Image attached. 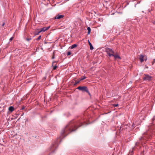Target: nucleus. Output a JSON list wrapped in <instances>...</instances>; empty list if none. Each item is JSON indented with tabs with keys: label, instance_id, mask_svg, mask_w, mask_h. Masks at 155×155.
Returning a JSON list of instances; mask_svg holds the SVG:
<instances>
[{
	"label": "nucleus",
	"instance_id": "1",
	"mask_svg": "<svg viewBox=\"0 0 155 155\" xmlns=\"http://www.w3.org/2000/svg\"><path fill=\"white\" fill-rule=\"evenodd\" d=\"M83 125L81 121H71L61 130L60 138H64L70 133L75 131L78 127Z\"/></svg>",
	"mask_w": 155,
	"mask_h": 155
},
{
	"label": "nucleus",
	"instance_id": "2",
	"mask_svg": "<svg viewBox=\"0 0 155 155\" xmlns=\"http://www.w3.org/2000/svg\"><path fill=\"white\" fill-rule=\"evenodd\" d=\"M105 51L109 57L113 56L114 54V52L112 49L108 48H105Z\"/></svg>",
	"mask_w": 155,
	"mask_h": 155
},
{
	"label": "nucleus",
	"instance_id": "3",
	"mask_svg": "<svg viewBox=\"0 0 155 155\" xmlns=\"http://www.w3.org/2000/svg\"><path fill=\"white\" fill-rule=\"evenodd\" d=\"M152 78V77L151 76L147 74H144L143 79V81H150L151 80Z\"/></svg>",
	"mask_w": 155,
	"mask_h": 155
},
{
	"label": "nucleus",
	"instance_id": "4",
	"mask_svg": "<svg viewBox=\"0 0 155 155\" xmlns=\"http://www.w3.org/2000/svg\"><path fill=\"white\" fill-rule=\"evenodd\" d=\"M78 90L84 92H88V88L86 86H79L77 88Z\"/></svg>",
	"mask_w": 155,
	"mask_h": 155
},
{
	"label": "nucleus",
	"instance_id": "5",
	"mask_svg": "<svg viewBox=\"0 0 155 155\" xmlns=\"http://www.w3.org/2000/svg\"><path fill=\"white\" fill-rule=\"evenodd\" d=\"M128 127V126L127 124H122L120 128V132L121 131H122L123 130H125L127 129Z\"/></svg>",
	"mask_w": 155,
	"mask_h": 155
},
{
	"label": "nucleus",
	"instance_id": "6",
	"mask_svg": "<svg viewBox=\"0 0 155 155\" xmlns=\"http://www.w3.org/2000/svg\"><path fill=\"white\" fill-rule=\"evenodd\" d=\"M50 26H48L47 27H44L42 28H41L40 30V32H44L48 30L50 28Z\"/></svg>",
	"mask_w": 155,
	"mask_h": 155
},
{
	"label": "nucleus",
	"instance_id": "7",
	"mask_svg": "<svg viewBox=\"0 0 155 155\" xmlns=\"http://www.w3.org/2000/svg\"><path fill=\"white\" fill-rule=\"evenodd\" d=\"M64 17V15H57L55 17V19H60L61 18H62Z\"/></svg>",
	"mask_w": 155,
	"mask_h": 155
},
{
	"label": "nucleus",
	"instance_id": "8",
	"mask_svg": "<svg viewBox=\"0 0 155 155\" xmlns=\"http://www.w3.org/2000/svg\"><path fill=\"white\" fill-rule=\"evenodd\" d=\"M115 60L117 59H121V57L117 54H115L114 53V54L113 56Z\"/></svg>",
	"mask_w": 155,
	"mask_h": 155
},
{
	"label": "nucleus",
	"instance_id": "9",
	"mask_svg": "<svg viewBox=\"0 0 155 155\" xmlns=\"http://www.w3.org/2000/svg\"><path fill=\"white\" fill-rule=\"evenodd\" d=\"M40 29H37L36 30L35 33V35H39V33L41 32H40V30H39Z\"/></svg>",
	"mask_w": 155,
	"mask_h": 155
},
{
	"label": "nucleus",
	"instance_id": "10",
	"mask_svg": "<svg viewBox=\"0 0 155 155\" xmlns=\"http://www.w3.org/2000/svg\"><path fill=\"white\" fill-rule=\"evenodd\" d=\"M143 58L144 56L143 55H140L139 59L140 60V62L142 63L143 62Z\"/></svg>",
	"mask_w": 155,
	"mask_h": 155
},
{
	"label": "nucleus",
	"instance_id": "11",
	"mask_svg": "<svg viewBox=\"0 0 155 155\" xmlns=\"http://www.w3.org/2000/svg\"><path fill=\"white\" fill-rule=\"evenodd\" d=\"M14 110V108L13 106H10L8 108L9 110L11 112H13Z\"/></svg>",
	"mask_w": 155,
	"mask_h": 155
},
{
	"label": "nucleus",
	"instance_id": "12",
	"mask_svg": "<svg viewBox=\"0 0 155 155\" xmlns=\"http://www.w3.org/2000/svg\"><path fill=\"white\" fill-rule=\"evenodd\" d=\"M77 45H76V44H73L71 46H70L69 47V48H70L71 49H72L77 47Z\"/></svg>",
	"mask_w": 155,
	"mask_h": 155
},
{
	"label": "nucleus",
	"instance_id": "13",
	"mask_svg": "<svg viewBox=\"0 0 155 155\" xmlns=\"http://www.w3.org/2000/svg\"><path fill=\"white\" fill-rule=\"evenodd\" d=\"M88 43H89V45H90V49L91 50H93L94 49V48H93V46H92L91 43L89 41V40H88Z\"/></svg>",
	"mask_w": 155,
	"mask_h": 155
},
{
	"label": "nucleus",
	"instance_id": "14",
	"mask_svg": "<svg viewBox=\"0 0 155 155\" xmlns=\"http://www.w3.org/2000/svg\"><path fill=\"white\" fill-rule=\"evenodd\" d=\"M142 141H138L136 143H135V146H138L140 144H142Z\"/></svg>",
	"mask_w": 155,
	"mask_h": 155
},
{
	"label": "nucleus",
	"instance_id": "15",
	"mask_svg": "<svg viewBox=\"0 0 155 155\" xmlns=\"http://www.w3.org/2000/svg\"><path fill=\"white\" fill-rule=\"evenodd\" d=\"M133 153V149L132 150H130L129 153L128 155H132Z\"/></svg>",
	"mask_w": 155,
	"mask_h": 155
},
{
	"label": "nucleus",
	"instance_id": "16",
	"mask_svg": "<svg viewBox=\"0 0 155 155\" xmlns=\"http://www.w3.org/2000/svg\"><path fill=\"white\" fill-rule=\"evenodd\" d=\"M87 30L88 31L87 34H89L91 32V29L90 27H88L87 28Z\"/></svg>",
	"mask_w": 155,
	"mask_h": 155
},
{
	"label": "nucleus",
	"instance_id": "17",
	"mask_svg": "<svg viewBox=\"0 0 155 155\" xmlns=\"http://www.w3.org/2000/svg\"><path fill=\"white\" fill-rule=\"evenodd\" d=\"M86 78V77H85L84 76L83 77H81L80 78V81H82V80H84Z\"/></svg>",
	"mask_w": 155,
	"mask_h": 155
},
{
	"label": "nucleus",
	"instance_id": "18",
	"mask_svg": "<svg viewBox=\"0 0 155 155\" xmlns=\"http://www.w3.org/2000/svg\"><path fill=\"white\" fill-rule=\"evenodd\" d=\"M80 81V80H79V81H75V84H74V85H76L77 84H78L79 83L80 81Z\"/></svg>",
	"mask_w": 155,
	"mask_h": 155
},
{
	"label": "nucleus",
	"instance_id": "19",
	"mask_svg": "<svg viewBox=\"0 0 155 155\" xmlns=\"http://www.w3.org/2000/svg\"><path fill=\"white\" fill-rule=\"evenodd\" d=\"M41 35H40V36H39V37H38V38H37L36 39V40L37 41H39V40H40L41 39Z\"/></svg>",
	"mask_w": 155,
	"mask_h": 155
},
{
	"label": "nucleus",
	"instance_id": "20",
	"mask_svg": "<svg viewBox=\"0 0 155 155\" xmlns=\"http://www.w3.org/2000/svg\"><path fill=\"white\" fill-rule=\"evenodd\" d=\"M57 66L56 65L53 66V70H55L56 69V68H57Z\"/></svg>",
	"mask_w": 155,
	"mask_h": 155
},
{
	"label": "nucleus",
	"instance_id": "21",
	"mask_svg": "<svg viewBox=\"0 0 155 155\" xmlns=\"http://www.w3.org/2000/svg\"><path fill=\"white\" fill-rule=\"evenodd\" d=\"M26 39L27 41H29L30 40H31V38H27Z\"/></svg>",
	"mask_w": 155,
	"mask_h": 155
},
{
	"label": "nucleus",
	"instance_id": "22",
	"mask_svg": "<svg viewBox=\"0 0 155 155\" xmlns=\"http://www.w3.org/2000/svg\"><path fill=\"white\" fill-rule=\"evenodd\" d=\"M71 54V52L70 51H68L67 54V56H69Z\"/></svg>",
	"mask_w": 155,
	"mask_h": 155
},
{
	"label": "nucleus",
	"instance_id": "23",
	"mask_svg": "<svg viewBox=\"0 0 155 155\" xmlns=\"http://www.w3.org/2000/svg\"><path fill=\"white\" fill-rule=\"evenodd\" d=\"M87 92V93L88 94V95H89L90 97L91 96V94L89 92V91H88V92Z\"/></svg>",
	"mask_w": 155,
	"mask_h": 155
},
{
	"label": "nucleus",
	"instance_id": "24",
	"mask_svg": "<svg viewBox=\"0 0 155 155\" xmlns=\"http://www.w3.org/2000/svg\"><path fill=\"white\" fill-rule=\"evenodd\" d=\"M118 104H114L113 106L114 107H117L118 106Z\"/></svg>",
	"mask_w": 155,
	"mask_h": 155
},
{
	"label": "nucleus",
	"instance_id": "25",
	"mask_svg": "<svg viewBox=\"0 0 155 155\" xmlns=\"http://www.w3.org/2000/svg\"><path fill=\"white\" fill-rule=\"evenodd\" d=\"M143 139H144V138H143L142 137H141L140 138V139H139V141H141Z\"/></svg>",
	"mask_w": 155,
	"mask_h": 155
},
{
	"label": "nucleus",
	"instance_id": "26",
	"mask_svg": "<svg viewBox=\"0 0 155 155\" xmlns=\"http://www.w3.org/2000/svg\"><path fill=\"white\" fill-rule=\"evenodd\" d=\"M143 139H144V138H143L142 137H141L140 138V139H139V141H141Z\"/></svg>",
	"mask_w": 155,
	"mask_h": 155
},
{
	"label": "nucleus",
	"instance_id": "27",
	"mask_svg": "<svg viewBox=\"0 0 155 155\" xmlns=\"http://www.w3.org/2000/svg\"><path fill=\"white\" fill-rule=\"evenodd\" d=\"M155 59H154L153 61H152V65L153 64H154V63H155Z\"/></svg>",
	"mask_w": 155,
	"mask_h": 155
},
{
	"label": "nucleus",
	"instance_id": "28",
	"mask_svg": "<svg viewBox=\"0 0 155 155\" xmlns=\"http://www.w3.org/2000/svg\"><path fill=\"white\" fill-rule=\"evenodd\" d=\"M55 58V57H54V53H53V55L52 56V59H54Z\"/></svg>",
	"mask_w": 155,
	"mask_h": 155
},
{
	"label": "nucleus",
	"instance_id": "29",
	"mask_svg": "<svg viewBox=\"0 0 155 155\" xmlns=\"http://www.w3.org/2000/svg\"><path fill=\"white\" fill-rule=\"evenodd\" d=\"M54 144H53L51 146V148L52 149H54Z\"/></svg>",
	"mask_w": 155,
	"mask_h": 155
},
{
	"label": "nucleus",
	"instance_id": "30",
	"mask_svg": "<svg viewBox=\"0 0 155 155\" xmlns=\"http://www.w3.org/2000/svg\"><path fill=\"white\" fill-rule=\"evenodd\" d=\"M152 23L153 24V25H155V21H152Z\"/></svg>",
	"mask_w": 155,
	"mask_h": 155
},
{
	"label": "nucleus",
	"instance_id": "31",
	"mask_svg": "<svg viewBox=\"0 0 155 155\" xmlns=\"http://www.w3.org/2000/svg\"><path fill=\"white\" fill-rule=\"evenodd\" d=\"M12 39H13V37H12L11 38H10L9 40H10V41H12Z\"/></svg>",
	"mask_w": 155,
	"mask_h": 155
},
{
	"label": "nucleus",
	"instance_id": "32",
	"mask_svg": "<svg viewBox=\"0 0 155 155\" xmlns=\"http://www.w3.org/2000/svg\"><path fill=\"white\" fill-rule=\"evenodd\" d=\"M25 107L24 106H23V107H22L21 108V109L22 110H23L25 109Z\"/></svg>",
	"mask_w": 155,
	"mask_h": 155
},
{
	"label": "nucleus",
	"instance_id": "33",
	"mask_svg": "<svg viewBox=\"0 0 155 155\" xmlns=\"http://www.w3.org/2000/svg\"><path fill=\"white\" fill-rule=\"evenodd\" d=\"M54 150H53L50 153V155L52 153H53V152H54Z\"/></svg>",
	"mask_w": 155,
	"mask_h": 155
},
{
	"label": "nucleus",
	"instance_id": "34",
	"mask_svg": "<svg viewBox=\"0 0 155 155\" xmlns=\"http://www.w3.org/2000/svg\"><path fill=\"white\" fill-rule=\"evenodd\" d=\"M56 61H54V62H53V64H52V66H53V64L55 63H56Z\"/></svg>",
	"mask_w": 155,
	"mask_h": 155
},
{
	"label": "nucleus",
	"instance_id": "35",
	"mask_svg": "<svg viewBox=\"0 0 155 155\" xmlns=\"http://www.w3.org/2000/svg\"><path fill=\"white\" fill-rule=\"evenodd\" d=\"M5 25V23H4L2 25V26H4V25Z\"/></svg>",
	"mask_w": 155,
	"mask_h": 155
},
{
	"label": "nucleus",
	"instance_id": "36",
	"mask_svg": "<svg viewBox=\"0 0 155 155\" xmlns=\"http://www.w3.org/2000/svg\"><path fill=\"white\" fill-rule=\"evenodd\" d=\"M146 68H148V67H146Z\"/></svg>",
	"mask_w": 155,
	"mask_h": 155
},
{
	"label": "nucleus",
	"instance_id": "37",
	"mask_svg": "<svg viewBox=\"0 0 155 155\" xmlns=\"http://www.w3.org/2000/svg\"><path fill=\"white\" fill-rule=\"evenodd\" d=\"M152 120H153H153H154V119H152Z\"/></svg>",
	"mask_w": 155,
	"mask_h": 155
}]
</instances>
